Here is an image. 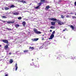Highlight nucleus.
I'll use <instances>...</instances> for the list:
<instances>
[{"instance_id":"obj_1","label":"nucleus","mask_w":76,"mask_h":76,"mask_svg":"<svg viewBox=\"0 0 76 76\" xmlns=\"http://www.w3.org/2000/svg\"><path fill=\"white\" fill-rule=\"evenodd\" d=\"M49 20H52V21H56V22H58V25H61V22L60 20H57V19L52 18H49Z\"/></svg>"},{"instance_id":"obj_2","label":"nucleus","mask_w":76,"mask_h":76,"mask_svg":"<svg viewBox=\"0 0 76 76\" xmlns=\"http://www.w3.org/2000/svg\"><path fill=\"white\" fill-rule=\"evenodd\" d=\"M34 31L35 34H41V32L37 31V30L36 29H34Z\"/></svg>"},{"instance_id":"obj_3","label":"nucleus","mask_w":76,"mask_h":76,"mask_svg":"<svg viewBox=\"0 0 76 76\" xmlns=\"http://www.w3.org/2000/svg\"><path fill=\"white\" fill-rule=\"evenodd\" d=\"M2 42H4V43H5L6 44H8V43H9L8 40L6 39L2 40Z\"/></svg>"},{"instance_id":"obj_4","label":"nucleus","mask_w":76,"mask_h":76,"mask_svg":"<svg viewBox=\"0 0 76 76\" xmlns=\"http://www.w3.org/2000/svg\"><path fill=\"white\" fill-rule=\"evenodd\" d=\"M54 37V35L53 34H52L50 35V37L49 38V39H52Z\"/></svg>"},{"instance_id":"obj_5","label":"nucleus","mask_w":76,"mask_h":76,"mask_svg":"<svg viewBox=\"0 0 76 76\" xmlns=\"http://www.w3.org/2000/svg\"><path fill=\"white\" fill-rule=\"evenodd\" d=\"M51 25L52 26H55L56 25V22L54 21H52L51 22Z\"/></svg>"},{"instance_id":"obj_6","label":"nucleus","mask_w":76,"mask_h":76,"mask_svg":"<svg viewBox=\"0 0 76 76\" xmlns=\"http://www.w3.org/2000/svg\"><path fill=\"white\" fill-rule=\"evenodd\" d=\"M39 39V38H34V39H32V41H33L34 42V41H38V40Z\"/></svg>"},{"instance_id":"obj_7","label":"nucleus","mask_w":76,"mask_h":76,"mask_svg":"<svg viewBox=\"0 0 76 76\" xmlns=\"http://www.w3.org/2000/svg\"><path fill=\"white\" fill-rule=\"evenodd\" d=\"M9 44L6 45L5 46H4V48L5 49H7V48H9V47L8 46H9Z\"/></svg>"},{"instance_id":"obj_8","label":"nucleus","mask_w":76,"mask_h":76,"mask_svg":"<svg viewBox=\"0 0 76 76\" xmlns=\"http://www.w3.org/2000/svg\"><path fill=\"white\" fill-rule=\"evenodd\" d=\"M15 22L14 21H7V23L8 24H10V23H14Z\"/></svg>"},{"instance_id":"obj_9","label":"nucleus","mask_w":76,"mask_h":76,"mask_svg":"<svg viewBox=\"0 0 76 76\" xmlns=\"http://www.w3.org/2000/svg\"><path fill=\"white\" fill-rule=\"evenodd\" d=\"M49 8H50V6L49 5H48L46 7L45 9V10H48V9H49Z\"/></svg>"},{"instance_id":"obj_10","label":"nucleus","mask_w":76,"mask_h":76,"mask_svg":"<svg viewBox=\"0 0 76 76\" xmlns=\"http://www.w3.org/2000/svg\"><path fill=\"white\" fill-rule=\"evenodd\" d=\"M19 13L17 12H15L13 13V14L14 15H19Z\"/></svg>"},{"instance_id":"obj_11","label":"nucleus","mask_w":76,"mask_h":76,"mask_svg":"<svg viewBox=\"0 0 76 76\" xmlns=\"http://www.w3.org/2000/svg\"><path fill=\"white\" fill-rule=\"evenodd\" d=\"M15 71H16L18 69V64H17V63H16V64L15 65Z\"/></svg>"},{"instance_id":"obj_12","label":"nucleus","mask_w":76,"mask_h":76,"mask_svg":"<svg viewBox=\"0 0 76 76\" xmlns=\"http://www.w3.org/2000/svg\"><path fill=\"white\" fill-rule=\"evenodd\" d=\"M22 24H23V26H25V25H26V22L25 21H23L22 23Z\"/></svg>"},{"instance_id":"obj_13","label":"nucleus","mask_w":76,"mask_h":76,"mask_svg":"<svg viewBox=\"0 0 76 76\" xmlns=\"http://www.w3.org/2000/svg\"><path fill=\"white\" fill-rule=\"evenodd\" d=\"M70 27L71 28L72 30H74V29H75V27H74V26L71 25V26H70Z\"/></svg>"},{"instance_id":"obj_14","label":"nucleus","mask_w":76,"mask_h":76,"mask_svg":"<svg viewBox=\"0 0 76 76\" xmlns=\"http://www.w3.org/2000/svg\"><path fill=\"white\" fill-rule=\"evenodd\" d=\"M46 1L45 0H40V2L42 3H45V2Z\"/></svg>"},{"instance_id":"obj_15","label":"nucleus","mask_w":76,"mask_h":76,"mask_svg":"<svg viewBox=\"0 0 76 76\" xmlns=\"http://www.w3.org/2000/svg\"><path fill=\"white\" fill-rule=\"evenodd\" d=\"M37 4L38 6H39V7H40V6H41V4H42V3L40 2L39 3Z\"/></svg>"},{"instance_id":"obj_16","label":"nucleus","mask_w":76,"mask_h":76,"mask_svg":"<svg viewBox=\"0 0 76 76\" xmlns=\"http://www.w3.org/2000/svg\"><path fill=\"white\" fill-rule=\"evenodd\" d=\"M29 49H30L32 50H34V47H29Z\"/></svg>"},{"instance_id":"obj_17","label":"nucleus","mask_w":76,"mask_h":76,"mask_svg":"<svg viewBox=\"0 0 76 76\" xmlns=\"http://www.w3.org/2000/svg\"><path fill=\"white\" fill-rule=\"evenodd\" d=\"M11 6L10 7V8H13L15 7V6H14V5H11Z\"/></svg>"},{"instance_id":"obj_18","label":"nucleus","mask_w":76,"mask_h":76,"mask_svg":"<svg viewBox=\"0 0 76 76\" xmlns=\"http://www.w3.org/2000/svg\"><path fill=\"white\" fill-rule=\"evenodd\" d=\"M37 67V65H34L33 66V69H35Z\"/></svg>"},{"instance_id":"obj_19","label":"nucleus","mask_w":76,"mask_h":76,"mask_svg":"<svg viewBox=\"0 0 76 76\" xmlns=\"http://www.w3.org/2000/svg\"><path fill=\"white\" fill-rule=\"evenodd\" d=\"M13 60H12V59H10V63L11 64L12 63H13Z\"/></svg>"},{"instance_id":"obj_20","label":"nucleus","mask_w":76,"mask_h":76,"mask_svg":"<svg viewBox=\"0 0 76 76\" xmlns=\"http://www.w3.org/2000/svg\"><path fill=\"white\" fill-rule=\"evenodd\" d=\"M20 2H21V3H26V1H25L22 0Z\"/></svg>"},{"instance_id":"obj_21","label":"nucleus","mask_w":76,"mask_h":76,"mask_svg":"<svg viewBox=\"0 0 76 76\" xmlns=\"http://www.w3.org/2000/svg\"><path fill=\"white\" fill-rule=\"evenodd\" d=\"M15 26L16 27V28H17V27H19V25L18 24H16L15 25Z\"/></svg>"},{"instance_id":"obj_22","label":"nucleus","mask_w":76,"mask_h":76,"mask_svg":"<svg viewBox=\"0 0 76 76\" xmlns=\"http://www.w3.org/2000/svg\"><path fill=\"white\" fill-rule=\"evenodd\" d=\"M50 28H51V29H55V27L53 26H51L50 27Z\"/></svg>"},{"instance_id":"obj_23","label":"nucleus","mask_w":76,"mask_h":76,"mask_svg":"<svg viewBox=\"0 0 76 76\" xmlns=\"http://www.w3.org/2000/svg\"><path fill=\"white\" fill-rule=\"evenodd\" d=\"M9 8L7 7H6L5 8V10H9Z\"/></svg>"},{"instance_id":"obj_24","label":"nucleus","mask_w":76,"mask_h":76,"mask_svg":"<svg viewBox=\"0 0 76 76\" xmlns=\"http://www.w3.org/2000/svg\"><path fill=\"white\" fill-rule=\"evenodd\" d=\"M28 50H26L23 51L24 53H28Z\"/></svg>"},{"instance_id":"obj_25","label":"nucleus","mask_w":76,"mask_h":76,"mask_svg":"<svg viewBox=\"0 0 76 76\" xmlns=\"http://www.w3.org/2000/svg\"><path fill=\"white\" fill-rule=\"evenodd\" d=\"M2 18H4L5 19L7 18V17H6V16H2Z\"/></svg>"},{"instance_id":"obj_26","label":"nucleus","mask_w":76,"mask_h":76,"mask_svg":"<svg viewBox=\"0 0 76 76\" xmlns=\"http://www.w3.org/2000/svg\"><path fill=\"white\" fill-rule=\"evenodd\" d=\"M70 16H70L69 15H67L66 16V18H70Z\"/></svg>"},{"instance_id":"obj_27","label":"nucleus","mask_w":76,"mask_h":76,"mask_svg":"<svg viewBox=\"0 0 76 76\" xmlns=\"http://www.w3.org/2000/svg\"><path fill=\"white\" fill-rule=\"evenodd\" d=\"M22 19V17H19L18 18V20H20V19Z\"/></svg>"},{"instance_id":"obj_28","label":"nucleus","mask_w":76,"mask_h":76,"mask_svg":"<svg viewBox=\"0 0 76 76\" xmlns=\"http://www.w3.org/2000/svg\"><path fill=\"white\" fill-rule=\"evenodd\" d=\"M61 18H64V16H63V15H61Z\"/></svg>"},{"instance_id":"obj_29","label":"nucleus","mask_w":76,"mask_h":76,"mask_svg":"<svg viewBox=\"0 0 76 76\" xmlns=\"http://www.w3.org/2000/svg\"><path fill=\"white\" fill-rule=\"evenodd\" d=\"M39 7L38 6H37L35 8V9H38V8H39Z\"/></svg>"},{"instance_id":"obj_30","label":"nucleus","mask_w":76,"mask_h":76,"mask_svg":"<svg viewBox=\"0 0 76 76\" xmlns=\"http://www.w3.org/2000/svg\"><path fill=\"white\" fill-rule=\"evenodd\" d=\"M72 19H76V16H73L72 17Z\"/></svg>"},{"instance_id":"obj_31","label":"nucleus","mask_w":76,"mask_h":76,"mask_svg":"<svg viewBox=\"0 0 76 76\" xmlns=\"http://www.w3.org/2000/svg\"><path fill=\"white\" fill-rule=\"evenodd\" d=\"M31 66H34V63H32L31 64Z\"/></svg>"},{"instance_id":"obj_32","label":"nucleus","mask_w":76,"mask_h":76,"mask_svg":"<svg viewBox=\"0 0 76 76\" xmlns=\"http://www.w3.org/2000/svg\"><path fill=\"white\" fill-rule=\"evenodd\" d=\"M7 29L9 31H11V30H12V29H11V28H7Z\"/></svg>"},{"instance_id":"obj_33","label":"nucleus","mask_w":76,"mask_h":76,"mask_svg":"<svg viewBox=\"0 0 76 76\" xmlns=\"http://www.w3.org/2000/svg\"><path fill=\"white\" fill-rule=\"evenodd\" d=\"M55 34V31H54L53 32L52 34Z\"/></svg>"},{"instance_id":"obj_34","label":"nucleus","mask_w":76,"mask_h":76,"mask_svg":"<svg viewBox=\"0 0 76 76\" xmlns=\"http://www.w3.org/2000/svg\"><path fill=\"white\" fill-rule=\"evenodd\" d=\"M74 4H75V6H76V1H75L74 2Z\"/></svg>"},{"instance_id":"obj_35","label":"nucleus","mask_w":76,"mask_h":76,"mask_svg":"<svg viewBox=\"0 0 76 76\" xmlns=\"http://www.w3.org/2000/svg\"><path fill=\"white\" fill-rule=\"evenodd\" d=\"M42 40H44V37H42Z\"/></svg>"},{"instance_id":"obj_36","label":"nucleus","mask_w":76,"mask_h":76,"mask_svg":"<svg viewBox=\"0 0 76 76\" xmlns=\"http://www.w3.org/2000/svg\"><path fill=\"white\" fill-rule=\"evenodd\" d=\"M66 28L65 29H64V30H63V31L64 32V31H66Z\"/></svg>"},{"instance_id":"obj_37","label":"nucleus","mask_w":76,"mask_h":76,"mask_svg":"<svg viewBox=\"0 0 76 76\" xmlns=\"http://www.w3.org/2000/svg\"><path fill=\"white\" fill-rule=\"evenodd\" d=\"M61 24H62V25H64V23H63V22H62L61 23Z\"/></svg>"},{"instance_id":"obj_38","label":"nucleus","mask_w":76,"mask_h":76,"mask_svg":"<svg viewBox=\"0 0 76 76\" xmlns=\"http://www.w3.org/2000/svg\"><path fill=\"white\" fill-rule=\"evenodd\" d=\"M8 75L7 74H5V76H8Z\"/></svg>"},{"instance_id":"obj_39","label":"nucleus","mask_w":76,"mask_h":76,"mask_svg":"<svg viewBox=\"0 0 76 76\" xmlns=\"http://www.w3.org/2000/svg\"><path fill=\"white\" fill-rule=\"evenodd\" d=\"M2 22H3L4 23H5V22H6V21H2Z\"/></svg>"},{"instance_id":"obj_40","label":"nucleus","mask_w":76,"mask_h":76,"mask_svg":"<svg viewBox=\"0 0 76 76\" xmlns=\"http://www.w3.org/2000/svg\"><path fill=\"white\" fill-rule=\"evenodd\" d=\"M9 54H10V55H11V54H12V53H9Z\"/></svg>"},{"instance_id":"obj_41","label":"nucleus","mask_w":76,"mask_h":76,"mask_svg":"<svg viewBox=\"0 0 76 76\" xmlns=\"http://www.w3.org/2000/svg\"><path fill=\"white\" fill-rule=\"evenodd\" d=\"M50 32H52V30H50Z\"/></svg>"},{"instance_id":"obj_42","label":"nucleus","mask_w":76,"mask_h":76,"mask_svg":"<svg viewBox=\"0 0 76 76\" xmlns=\"http://www.w3.org/2000/svg\"><path fill=\"white\" fill-rule=\"evenodd\" d=\"M70 14H72L73 13H72V12H71V13H70Z\"/></svg>"},{"instance_id":"obj_43","label":"nucleus","mask_w":76,"mask_h":76,"mask_svg":"<svg viewBox=\"0 0 76 76\" xmlns=\"http://www.w3.org/2000/svg\"><path fill=\"white\" fill-rule=\"evenodd\" d=\"M75 16H76V12H75Z\"/></svg>"},{"instance_id":"obj_44","label":"nucleus","mask_w":76,"mask_h":76,"mask_svg":"<svg viewBox=\"0 0 76 76\" xmlns=\"http://www.w3.org/2000/svg\"><path fill=\"white\" fill-rule=\"evenodd\" d=\"M32 61H34V59H32L31 60Z\"/></svg>"},{"instance_id":"obj_45","label":"nucleus","mask_w":76,"mask_h":76,"mask_svg":"<svg viewBox=\"0 0 76 76\" xmlns=\"http://www.w3.org/2000/svg\"><path fill=\"white\" fill-rule=\"evenodd\" d=\"M75 59H76V56H75Z\"/></svg>"},{"instance_id":"obj_46","label":"nucleus","mask_w":76,"mask_h":76,"mask_svg":"<svg viewBox=\"0 0 76 76\" xmlns=\"http://www.w3.org/2000/svg\"><path fill=\"white\" fill-rule=\"evenodd\" d=\"M1 47V45H0V47Z\"/></svg>"},{"instance_id":"obj_47","label":"nucleus","mask_w":76,"mask_h":76,"mask_svg":"<svg viewBox=\"0 0 76 76\" xmlns=\"http://www.w3.org/2000/svg\"><path fill=\"white\" fill-rule=\"evenodd\" d=\"M13 70L14 71V70H15V69H13Z\"/></svg>"},{"instance_id":"obj_48","label":"nucleus","mask_w":76,"mask_h":76,"mask_svg":"<svg viewBox=\"0 0 76 76\" xmlns=\"http://www.w3.org/2000/svg\"><path fill=\"white\" fill-rule=\"evenodd\" d=\"M44 35H43V36H44Z\"/></svg>"}]
</instances>
